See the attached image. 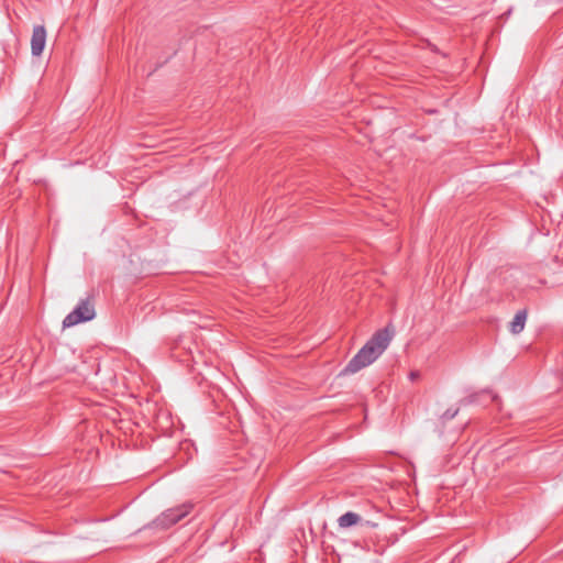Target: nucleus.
I'll use <instances>...</instances> for the list:
<instances>
[{
	"instance_id": "f257e3e1",
	"label": "nucleus",
	"mask_w": 563,
	"mask_h": 563,
	"mask_svg": "<svg viewBox=\"0 0 563 563\" xmlns=\"http://www.w3.org/2000/svg\"><path fill=\"white\" fill-rule=\"evenodd\" d=\"M393 338L388 328L380 329L366 342V344L353 356L343 369L344 374H354L371 365L387 349Z\"/></svg>"
},
{
	"instance_id": "f03ea898",
	"label": "nucleus",
	"mask_w": 563,
	"mask_h": 563,
	"mask_svg": "<svg viewBox=\"0 0 563 563\" xmlns=\"http://www.w3.org/2000/svg\"><path fill=\"white\" fill-rule=\"evenodd\" d=\"M95 316V298L93 296H88L87 298L81 299L75 309L65 317L63 320V327L70 328L81 322L90 321Z\"/></svg>"
},
{
	"instance_id": "7ed1b4c3",
	"label": "nucleus",
	"mask_w": 563,
	"mask_h": 563,
	"mask_svg": "<svg viewBox=\"0 0 563 563\" xmlns=\"http://www.w3.org/2000/svg\"><path fill=\"white\" fill-rule=\"evenodd\" d=\"M190 504H184L174 508H169L162 512L153 522L152 526L158 529H168L185 518L191 510Z\"/></svg>"
},
{
	"instance_id": "20e7f679",
	"label": "nucleus",
	"mask_w": 563,
	"mask_h": 563,
	"mask_svg": "<svg viewBox=\"0 0 563 563\" xmlns=\"http://www.w3.org/2000/svg\"><path fill=\"white\" fill-rule=\"evenodd\" d=\"M46 30L44 25H35L31 37V52L33 56H40L45 47Z\"/></svg>"
},
{
	"instance_id": "39448f33",
	"label": "nucleus",
	"mask_w": 563,
	"mask_h": 563,
	"mask_svg": "<svg viewBox=\"0 0 563 563\" xmlns=\"http://www.w3.org/2000/svg\"><path fill=\"white\" fill-rule=\"evenodd\" d=\"M528 312L526 309L517 311L512 321L510 322L509 330L512 334H519L525 329Z\"/></svg>"
},
{
	"instance_id": "423d86ee",
	"label": "nucleus",
	"mask_w": 563,
	"mask_h": 563,
	"mask_svg": "<svg viewBox=\"0 0 563 563\" xmlns=\"http://www.w3.org/2000/svg\"><path fill=\"white\" fill-rule=\"evenodd\" d=\"M361 521L360 515L353 511H347L344 515L340 516L338 519V525L340 528H350L352 526L357 525Z\"/></svg>"
},
{
	"instance_id": "0eeeda50",
	"label": "nucleus",
	"mask_w": 563,
	"mask_h": 563,
	"mask_svg": "<svg viewBox=\"0 0 563 563\" xmlns=\"http://www.w3.org/2000/svg\"><path fill=\"white\" fill-rule=\"evenodd\" d=\"M417 376H418V374H417V373H415V372H412V373L410 374V378H411V379L416 378Z\"/></svg>"
}]
</instances>
